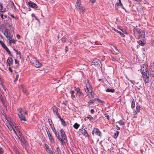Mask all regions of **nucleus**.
Segmentation results:
<instances>
[{
    "label": "nucleus",
    "mask_w": 154,
    "mask_h": 154,
    "mask_svg": "<svg viewBox=\"0 0 154 154\" xmlns=\"http://www.w3.org/2000/svg\"><path fill=\"white\" fill-rule=\"evenodd\" d=\"M142 73L143 75V80L146 83H148L149 82V73L148 72V66L146 64H143L141 67Z\"/></svg>",
    "instance_id": "1"
},
{
    "label": "nucleus",
    "mask_w": 154,
    "mask_h": 154,
    "mask_svg": "<svg viewBox=\"0 0 154 154\" xmlns=\"http://www.w3.org/2000/svg\"><path fill=\"white\" fill-rule=\"evenodd\" d=\"M133 31L134 34L139 36V38H143V40L144 39L145 35V32L142 30L137 28H134Z\"/></svg>",
    "instance_id": "2"
},
{
    "label": "nucleus",
    "mask_w": 154,
    "mask_h": 154,
    "mask_svg": "<svg viewBox=\"0 0 154 154\" xmlns=\"http://www.w3.org/2000/svg\"><path fill=\"white\" fill-rule=\"evenodd\" d=\"M60 135L61 137H60L58 134V139L60 141V143L62 144L63 142V140L66 139V136L65 134L64 131L63 129H61L60 131Z\"/></svg>",
    "instance_id": "3"
},
{
    "label": "nucleus",
    "mask_w": 154,
    "mask_h": 154,
    "mask_svg": "<svg viewBox=\"0 0 154 154\" xmlns=\"http://www.w3.org/2000/svg\"><path fill=\"white\" fill-rule=\"evenodd\" d=\"M85 91L87 93V95H88V93L91 91V90H92L91 87V86L89 81L87 80L85 81Z\"/></svg>",
    "instance_id": "4"
},
{
    "label": "nucleus",
    "mask_w": 154,
    "mask_h": 154,
    "mask_svg": "<svg viewBox=\"0 0 154 154\" xmlns=\"http://www.w3.org/2000/svg\"><path fill=\"white\" fill-rule=\"evenodd\" d=\"M3 33L8 39L11 38L13 36V35L11 33L10 30L7 29H5Z\"/></svg>",
    "instance_id": "5"
},
{
    "label": "nucleus",
    "mask_w": 154,
    "mask_h": 154,
    "mask_svg": "<svg viewBox=\"0 0 154 154\" xmlns=\"http://www.w3.org/2000/svg\"><path fill=\"white\" fill-rule=\"evenodd\" d=\"M101 132L100 131V130L97 128H94L92 132V134L93 136L96 135L97 136L101 137Z\"/></svg>",
    "instance_id": "6"
},
{
    "label": "nucleus",
    "mask_w": 154,
    "mask_h": 154,
    "mask_svg": "<svg viewBox=\"0 0 154 154\" xmlns=\"http://www.w3.org/2000/svg\"><path fill=\"white\" fill-rule=\"evenodd\" d=\"M45 130L47 132L48 135V137L49 138V139L50 141L52 143H54V138H53V137L52 136L51 134L50 133L48 128L46 127L45 128Z\"/></svg>",
    "instance_id": "7"
},
{
    "label": "nucleus",
    "mask_w": 154,
    "mask_h": 154,
    "mask_svg": "<svg viewBox=\"0 0 154 154\" xmlns=\"http://www.w3.org/2000/svg\"><path fill=\"white\" fill-rule=\"evenodd\" d=\"M32 65L36 68H39L41 67L42 64L38 61L36 60H34L33 62H31Z\"/></svg>",
    "instance_id": "8"
},
{
    "label": "nucleus",
    "mask_w": 154,
    "mask_h": 154,
    "mask_svg": "<svg viewBox=\"0 0 154 154\" xmlns=\"http://www.w3.org/2000/svg\"><path fill=\"white\" fill-rule=\"evenodd\" d=\"M13 7H14V9H15V6L14 5V3L11 1H9L7 5V9H9L10 8H12Z\"/></svg>",
    "instance_id": "9"
},
{
    "label": "nucleus",
    "mask_w": 154,
    "mask_h": 154,
    "mask_svg": "<svg viewBox=\"0 0 154 154\" xmlns=\"http://www.w3.org/2000/svg\"><path fill=\"white\" fill-rule=\"evenodd\" d=\"M28 4L31 7L34 8H37L38 7L37 5L35 3L30 1L28 3Z\"/></svg>",
    "instance_id": "10"
},
{
    "label": "nucleus",
    "mask_w": 154,
    "mask_h": 154,
    "mask_svg": "<svg viewBox=\"0 0 154 154\" xmlns=\"http://www.w3.org/2000/svg\"><path fill=\"white\" fill-rule=\"evenodd\" d=\"M75 7L76 8L79 9L81 12H83L85 10V8L82 7L81 4L79 5H76Z\"/></svg>",
    "instance_id": "11"
},
{
    "label": "nucleus",
    "mask_w": 154,
    "mask_h": 154,
    "mask_svg": "<svg viewBox=\"0 0 154 154\" xmlns=\"http://www.w3.org/2000/svg\"><path fill=\"white\" fill-rule=\"evenodd\" d=\"M150 69H151V74L152 77L154 78V64L153 63L151 64Z\"/></svg>",
    "instance_id": "12"
},
{
    "label": "nucleus",
    "mask_w": 154,
    "mask_h": 154,
    "mask_svg": "<svg viewBox=\"0 0 154 154\" xmlns=\"http://www.w3.org/2000/svg\"><path fill=\"white\" fill-rule=\"evenodd\" d=\"M52 109L54 114L55 115L58 114V110L59 109L55 106H54L52 107Z\"/></svg>",
    "instance_id": "13"
},
{
    "label": "nucleus",
    "mask_w": 154,
    "mask_h": 154,
    "mask_svg": "<svg viewBox=\"0 0 154 154\" xmlns=\"http://www.w3.org/2000/svg\"><path fill=\"white\" fill-rule=\"evenodd\" d=\"M22 114H18L19 118L21 121H26V119L25 117Z\"/></svg>",
    "instance_id": "14"
},
{
    "label": "nucleus",
    "mask_w": 154,
    "mask_h": 154,
    "mask_svg": "<svg viewBox=\"0 0 154 154\" xmlns=\"http://www.w3.org/2000/svg\"><path fill=\"white\" fill-rule=\"evenodd\" d=\"M13 59L11 57H8L7 60V66H10L12 64Z\"/></svg>",
    "instance_id": "15"
},
{
    "label": "nucleus",
    "mask_w": 154,
    "mask_h": 154,
    "mask_svg": "<svg viewBox=\"0 0 154 154\" xmlns=\"http://www.w3.org/2000/svg\"><path fill=\"white\" fill-rule=\"evenodd\" d=\"M7 126L8 128V129H9L11 131L12 130H13V131H14V133H15L17 135V133L16 132V131L13 128V127L10 124H8L7 125Z\"/></svg>",
    "instance_id": "16"
},
{
    "label": "nucleus",
    "mask_w": 154,
    "mask_h": 154,
    "mask_svg": "<svg viewBox=\"0 0 154 154\" xmlns=\"http://www.w3.org/2000/svg\"><path fill=\"white\" fill-rule=\"evenodd\" d=\"M114 49H112V52L114 54H118L119 51V50L115 47H114Z\"/></svg>",
    "instance_id": "17"
},
{
    "label": "nucleus",
    "mask_w": 154,
    "mask_h": 154,
    "mask_svg": "<svg viewBox=\"0 0 154 154\" xmlns=\"http://www.w3.org/2000/svg\"><path fill=\"white\" fill-rule=\"evenodd\" d=\"M88 97L90 99H91V98L94 97V93L92 92V90H91V91L89 92V93H88Z\"/></svg>",
    "instance_id": "18"
},
{
    "label": "nucleus",
    "mask_w": 154,
    "mask_h": 154,
    "mask_svg": "<svg viewBox=\"0 0 154 154\" xmlns=\"http://www.w3.org/2000/svg\"><path fill=\"white\" fill-rule=\"evenodd\" d=\"M19 138L21 141V144L23 146L25 145L26 142L24 139L23 137H19Z\"/></svg>",
    "instance_id": "19"
},
{
    "label": "nucleus",
    "mask_w": 154,
    "mask_h": 154,
    "mask_svg": "<svg viewBox=\"0 0 154 154\" xmlns=\"http://www.w3.org/2000/svg\"><path fill=\"white\" fill-rule=\"evenodd\" d=\"M93 63L95 65H98L101 63V62L99 60L96 59L93 61Z\"/></svg>",
    "instance_id": "20"
},
{
    "label": "nucleus",
    "mask_w": 154,
    "mask_h": 154,
    "mask_svg": "<svg viewBox=\"0 0 154 154\" xmlns=\"http://www.w3.org/2000/svg\"><path fill=\"white\" fill-rule=\"evenodd\" d=\"M46 150L49 154H53L52 152L48 145L46 146Z\"/></svg>",
    "instance_id": "21"
},
{
    "label": "nucleus",
    "mask_w": 154,
    "mask_h": 154,
    "mask_svg": "<svg viewBox=\"0 0 154 154\" xmlns=\"http://www.w3.org/2000/svg\"><path fill=\"white\" fill-rule=\"evenodd\" d=\"M81 132L86 137H88V135L87 131L85 129L81 130Z\"/></svg>",
    "instance_id": "22"
},
{
    "label": "nucleus",
    "mask_w": 154,
    "mask_h": 154,
    "mask_svg": "<svg viewBox=\"0 0 154 154\" xmlns=\"http://www.w3.org/2000/svg\"><path fill=\"white\" fill-rule=\"evenodd\" d=\"M0 11L1 12H5L6 11V9L4 8L1 4L0 5Z\"/></svg>",
    "instance_id": "23"
},
{
    "label": "nucleus",
    "mask_w": 154,
    "mask_h": 154,
    "mask_svg": "<svg viewBox=\"0 0 154 154\" xmlns=\"http://www.w3.org/2000/svg\"><path fill=\"white\" fill-rule=\"evenodd\" d=\"M112 29L118 33L122 37H123L125 36V35L124 34L121 32L119 31L114 28H113Z\"/></svg>",
    "instance_id": "24"
},
{
    "label": "nucleus",
    "mask_w": 154,
    "mask_h": 154,
    "mask_svg": "<svg viewBox=\"0 0 154 154\" xmlns=\"http://www.w3.org/2000/svg\"><path fill=\"white\" fill-rule=\"evenodd\" d=\"M136 110H135L134 112V115H136L138 112H140V107L139 106H136Z\"/></svg>",
    "instance_id": "25"
},
{
    "label": "nucleus",
    "mask_w": 154,
    "mask_h": 154,
    "mask_svg": "<svg viewBox=\"0 0 154 154\" xmlns=\"http://www.w3.org/2000/svg\"><path fill=\"white\" fill-rule=\"evenodd\" d=\"M8 39L9 41V43L10 44L12 43H15L16 41V40H15L14 39H11V38H8Z\"/></svg>",
    "instance_id": "26"
},
{
    "label": "nucleus",
    "mask_w": 154,
    "mask_h": 154,
    "mask_svg": "<svg viewBox=\"0 0 154 154\" xmlns=\"http://www.w3.org/2000/svg\"><path fill=\"white\" fill-rule=\"evenodd\" d=\"M138 44L142 46H143L144 45L145 43L143 42V41L142 40H139L137 41Z\"/></svg>",
    "instance_id": "27"
},
{
    "label": "nucleus",
    "mask_w": 154,
    "mask_h": 154,
    "mask_svg": "<svg viewBox=\"0 0 154 154\" xmlns=\"http://www.w3.org/2000/svg\"><path fill=\"white\" fill-rule=\"evenodd\" d=\"M115 90L114 89L107 88L106 90V91L107 92H110L113 93L115 91Z\"/></svg>",
    "instance_id": "28"
},
{
    "label": "nucleus",
    "mask_w": 154,
    "mask_h": 154,
    "mask_svg": "<svg viewBox=\"0 0 154 154\" xmlns=\"http://www.w3.org/2000/svg\"><path fill=\"white\" fill-rule=\"evenodd\" d=\"M79 126L80 125L79 124H78L77 123H75L73 125V127L76 129H77Z\"/></svg>",
    "instance_id": "29"
},
{
    "label": "nucleus",
    "mask_w": 154,
    "mask_h": 154,
    "mask_svg": "<svg viewBox=\"0 0 154 154\" xmlns=\"http://www.w3.org/2000/svg\"><path fill=\"white\" fill-rule=\"evenodd\" d=\"M8 14L9 15H10L11 17H12V18H14V19L16 20H17L18 19V17H14V16L11 14V13L9 12L8 13Z\"/></svg>",
    "instance_id": "30"
},
{
    "label": "nucleus",
    "mask_w": 154,
    "mask_h": 154,
    "mask_svg": "<svg viewBox=\"0 0 154 154\" xmlns=\"http://www.w3.org/2000/svg\"><path fill=\"white\" fill-rule=\"evenodd\" d=\"M20 87L22 88V91L26 95H27L28 94V92L27 91V90H25L24 89H23V86L22 85H21Z\"/></svg>",
    "instance_id": "31"
},
{
    "label": "nucleus",
    "mask_w": 154,
    "mask_h": 154,
    "mask_svg": "<svg viewBox=\"0 0 154 154\" xmlns=\"http://www.w3.org/2000/svg\"><path fill=\"white\" fill-rule=\"evenodd\" d=\"M19 113L20 114L22 113V112H23V110L21 108H19L17 109Z\"/></svg>",
    "instance_id": "32"
},
{
    "label": "nucleus",
    "mask_w": 154,
    "mask_h": 154,
    "mask_svg": "<svg viewBox=\"0 0 154 154\" xmlns=\"http://www.w3.org/2000/svg\"><path fill=\"white\" fill-rule=\"evenodd\" d=\"M60 152V149L59 147H57L56 148V150H55L56 154H59Z\"/></svg>",
    "instance_id": "33"
},
{
    "label": "nucleus",
    "mask_w": 154,
    "mask_h": 154,
    "mask_svg": "<svg viewBox=\"0 0 154 154\" xmlns=\"http://www.w3.org/2000/svg\"><path fill=\"white\" fill-rule=\"evenodd\" d=\"M0 44L4 48L6 46L4 43L1 40L0 41Z\"/></svg>",
    "instance_id": "34"
},
{
    "label": "nucleus",
    "mask_w": 154,
    "mask_h": 154,
    "mask_svg": "<svg viewBox=\"0 0 154 154\" xmlns=\"http://www.w3.org/2000/svg\"><path fill=\"white\" fill-rule=\"evenodd\" d=\"M86 118L88 119L90 121H91L93 119V118L92 117L91 115H88L87 117Z\"/></svg>",
    "instance_id": "35"
},
{
    "label": "nucleus",
    "mask_w": 154,
    "mask_h": 154,
    "mask_svg": "<svg viewBox=\"0 0 154 154\" xmlns=\"http://www.w3.org/2000/svg\"><path fill=\"white\" fill-rule=\"evenodd\" d=\"M61 122L62 124L64 126H66V122L64 121L63 120V119H61Z\"/></svg>",
    "instance_id": "36"
},
{
    "label": "nucleus",
    "mask_w": 154,
    "mask_h": 154,
    "mask_svg": "<svg viewBox=\"0 0 154 154\" xmlns=\"http://www.w3.org/2000/svg\"><path fill=\"white\" fill-rule=\"evenodd\" d=\"M119 132L118 131H116V132L114 134V137L115 138H116L117 137H118V136L119 134Z\"/></svg>",
    "instance_id": "37"
},
{
    "label": "nucleus",
    "mask_w": 154,
    "mask_h": 154,
    "mask_svg": "<svg viewBox=\"0 0 154 154\" xmlns=\"http://www.w3.org/2000/svg\"><path fill=\"white\" fill-rule=\"evenodd\" d=\"M93 103L94 102H93L92 100H90L88 102V105L89 106L91 104H93Z\"/></svg>",
    "instance_id": "38"
},
{
    "label": "nucleus",
    "mask_w": 154,
    "mask_h": 154,
    "mask_svg": "<svg viewBox=\"0 0 154 154\" xmlns=\"http://www.w3.org/2000/svg\"><path fill=\"white\" fill-rule=\"evenodd\" d=\"M119 124L122 125H124V122L122 120H120L118 122Z\"/></svg>",
    "instance_id": "39"
},
{
    "label": "nucleus",
    "mask_w": 154,
    "mask_h": 154,
    "mask_svg": "<svg viewBox=\"0 0 154 154\" xmlns=\"http://www.w3.org/2000/svg\"><path fill=\"white\" fill-rule=\"evenodd\" d=\"M135 106V102L134 100L132 102L131 107L132 108H134Z\"/></svg>",
    "instance_id": "40"
},
{
    "label": "nucleus",
    "mask_w": 154,
    "mask_h": 154,
    "mask_svg": "<svg viewBox=\"0 0 154 154\" xmlns=\"http://www.w3.org/2000/svg\"><path fill=\"white\" fill-rule=\"evenodd\" d=\"M51 128L52 129V130L54 132H55V131H56L55 129L54 128V125H52L51 126Z\"/></svg>",
    "instance_id": "41"
},
{
    "label": "nucleus",
    "mask_w": 154,
    "mask_h": 154,
    "mask_svg": "<svg viewBox=\"0 0 154 154\" xmlns=\"http://www.w3.org/2000/svg\"><path fill=\"white\" fill-rule=\"evenodd\" d=\"M66 40V38L64 37H63L61 39L62 42H65Z\"/></svg>",
    "instance_id": "42"
},
{
    "label": "nucleus",
    "mask_w": 154,
    "mask_h": 154,
    "mask_svg": "<svg viewBox=\"0 0 154 154\" xmlns=\"http://www.w3.org/2000/svg\"><path fill=\"white\" fill-rule=\"evenodd\" d=\"M4 152V150L3 148L1 147H0V154H2Z\"/></svg>",
    "instance_id": "43"
},
{
    "label": "nucleus",
    "mask_w": 154,
    "mask_h": 154,
    "mask_svg": "<svg viewBox=\"0 0 154 154\" xmlns=\"http://www.w3.org/2000/svg\"><path fill=\"white\" fill-rule=\"evenodd\" d=\"M151 43L152 45L154 46V37H153L152 38Z\"/></svg>",
    "instance_id": "44"
},
{
    "label": "nucleus",
    "mask_w": 154,
    "mask_h": 154,
    "mask_svg": "<svg viewBox=\"0 0 154 154\" xmlns=\"http://www.w3.org/2000/svg\"><path fill=\"white\" fill-rule=\"evenodd\" d=\"M48 122H49V123L50 125L51 126L52 125V124H53V122L52 121V120H51V119H48Z\"/></svg>",
    "instance_id": "45"
},
{
    "label": "nucleus",
    "mask_w": 154,
    "mask_h": 154,
    "mask_svg": "<svg viewBox=\"0 0 154 154\" xmlns=\"http://www.w3.org/2000/svg\"><path fill=\"white\" fill-rule=\"evenodd\" d=\"M79 93V95L82 96V97H83L84 96L83 95V94L82 93V92L81 91H79V92H78Z\"/></svg>",
    "instance_id": "46"
},
{
    "label": "nucleus",
    "mask_w": 154,
    "mask_h": 154,
    "mask_svg": "<svg viewBox=\"0 0 154 154\" xmlns=\"http://www.w3.org/2000/svg\"><path fill=\"white\" fill-rule=\"evenodd\" d=\"M74 93V91H71V94L72 98H74L75 97V96L73 95V93Z\"/></svg>",
    "instance_id": "47"
},
{
    "label": "nucleus",
    "mask_w": 154,
    "mask_h": 154,
    "mask_svg": "<svg viewBox=\"0 0 154 154\" xmlns=\"http://www.w3.org/2000/svg\"><path fill=\"white\" fill-rule=\"evenodd\" d=\"M80 0H77L75 5H80L81 4L80 3Z\"/></svg>",
    "instance_id": "48"
},
{
    "label": "nucleus",
    "mask_w": 154,
    "mask_h": 154,
    "mask_svg": "<svg viewBox=\"0 0 154 154\" xmlns=\"http://www.w3.org/2000/svg\"><path fill=\"white\" fill-rule=\"evenodd\" d=\"M116 5H117L122 6V3H116Z\"/></svg>",
    "instance_id": "49"
},
{
    "label": "nucleus",
    "mask_w": 154,
    "mask_h": 154,
    "mask_svg": "<svg viewBox=\"0 0 154 154\" xmlns=\"http://www.w3.org/2000/svg\"><path fill=\"white\" fill-rule=\"evenodd\" d=\"M111 59L113 61H114V62L116 61V59L114 58V57H111Z\"/></svg>",
    "instance_id": "50"
},
{
    "label": "nucleus",
    "mask_w": 154,
    "mask_h": 154,
    "mask_svg": "<svg viewBox=\"0 0 154 154\" xmlns=\"http://www.w3.org/2000/svg\"><path fill=\"white\" fill-rule=\"evenodd\" d=\"M56 115V116H57V117H58V118H59L60 119V120H61V119H62L61 118V117H60V115L59 114V113H58V114H57V115Z\"/></svg>",
    "instance_id": "51"
},
{
    "label": "nucleus",
    "mask_w": 154,
    "mask_h": 154,
    "mask_svg": "<svg viewBox=\"0 0 154 154\" xmlns=\"http://www.w3.org/2000/svg\"><path fill=\"white\" fill-rule=\"evenodd\" d=\"M97 101H98V102L101 103H104L103 101L100 100V99H97Z\"/></svg>",
    "instance_id": "52"
},
{
    "label": "nucleus",
    "mask_w": 154,
    "mask_h": 154,
    "mask_svg": "<svg viewBox=\"0 0 154 154\" xmlns=\"http://www.w3.org/2000/svg\"><path fill=\"white\" fill-rule=\"evenodd\" d=\"M54 133L56 137H57V138H58V134H59L56 131H55V132Z\"/></svg>",
    "instance_id": "53"
},
{
    "label": "nucleus",
    "mask_w": 154,
    "mask_h": 154,
    "mask_svg": "<svg viewBox=\"0 0 154 154\" xmlns=\"http://www.w3.org/2000/svg\"><path fill=\"white\" fill-rule=\"evenodd\" d=\"M7 52L8 54L10 55H11V52H10V50H8Z\"/></svg>",
    "instance_id": "54"
},
{
    "label": "nucleus",
    "mask_w": 154,
    "mask_h": 154,
    "mask_svg": "<svg viewBox=\"0 0 154 154\" xmlns=\"http://www.w3.org/2000/svg\"><path fill=\"white\" fill-rule=\"evenodd\" d=\"M105 117L107 118L108 120H109V117L108 115L107 114L105 116Z\"/></svg>",
    "instance_id": "55"
},
{
    "label": "nucleus",
    "mask_w": 154,
    "mask_h": 154,
    "mask_svg": "<svg viewBox=\"0 0 154 154\" xmlns=\"http://www.w3.org/2000/svg\"><path fill=\"white\" fill-rule=\"evenodd\" d=\"M23 114H26V115H27V111L25 110L24 111V110H23Z\"/></svg>",
    "instance_id": "56"
},
{
    "label": "nucleus",
    "mask_w": 154,
    "mask_h": 154,
    "mask_svg": "<svg viewBox=\"0 0 154 154\" xmlns=\"http://www.w3.org/2000/svg\"><path fill=\"white\" fill-rule=\"evenodd\" d=\"M80 90V89L79 88H76V89H75V91L77 92V93H78Z\"/></svg>",
    "instance_id": "57"
},
{
    "label": "nucleus",
    "mask_w": 154,
    "mask_h": 154,
    "mask_svg": "<svg viewBox=\"0 0 154 154\" xmlns=\"http://www.w3.org/2000/svg\"><path fill=\"white\" fill-rule=\"evenodd\" d=\"M94 111L93 109H91V112L92 114H94Z\"/></svg>",
    "instance_id": "58"
},
{
    "label": "nucleus",
    "mask_w": 154,
    "mask_h": 154,
    "mask_svg": "<svg viewBox=\"0 0 154 154\" xmlns=\"http://www.w3.org/2000/svg\"><path fill=\"white\" fill-rule=\"evenodd\" d=\"M18 134H19V135L21 137V136H22V133L20 131H18Z\"/></svg>",
    "instance_id": "59"
},
{
    "label": "nucleus",
    "mask_w": 154,
    "mask_h": 154,
    "mask_svg": "<svg viewBox=\"0 0 154 154\" xmlns=\"http://www.w3.org/2000/svg\"><path fill=\"white\" fill-rule=\"evenodd\" d=\"M98 98H94V99H92L93 102H94L96 100H97Z\"/></svg>",
    "instance_id": "60"
},
{
    "label": "nucleus",
    "mask_w": 154,
    "mask_h": 154,
    "mask_svg": "<svg viewBox=\"0 0 154 154\" xmlns=\"http://www.w3.org/2000/svg\"><path fill=\"white\" fill-rule=\"evenodd\" d=\"M129 80L130 82H131L133 84H134L135 83V82H134V81H132V80Z\"/></svg>",
    "instance_id": "61"
},
{
    "label": "nucleus",
    "mask_w": 154,
    "mask_h": 154,
    "mask_svg": "<svg viewBox=\"0 0 154 154\" xmlns=\"http://www.w3.org/2000/svg\"><path fill=\"white\" fill-rule=\"evenodd\" d=\"M4 48L6 51H7L8 50H9L8 48L6 46Z\"/></svg>",
    "instance_id": "62"
},
{
    "label": "nucleus",
    "mask_w": 154,
    "mask_h": 154,
    "mask_svg": "<svg viewBox=\"0 0 154 154\" xmlns=\"http://www.w3.org/2000/svg\"><path fill=\"white\" fill-rule=\"evenodd\" d=\"M116 129L118 130H119L120 129V128L117 125H116Z\"/></svg>",
    "instance_id": "63"
},
{
    "label": "nucleus",
    "mask_w": 154,
    "mask_h": 154,
    "mask_svg": "<svg viewBox=\"0 0 154 154\" xmlns=\"http://www.w3.org/2000/svg\"><path fill=\"white\" fill-rule=\"evenodd\" d=\"M16 36H17V37L18 39H20V36L19 35H18V34Z\"/></svg>",
    "instance_id": "64"
}]
</instances>
